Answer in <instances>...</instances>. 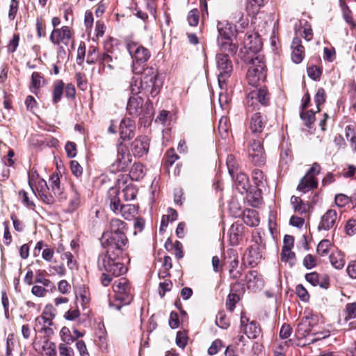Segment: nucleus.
Here are the masks:
<instances>
[{
  "mask_svg": "<svg viewBox=\"0 0 356 356\" xmlns=\"http://www.w3.org/2000/svg\"><path fill=\"white\" fill-rule=\"evenodd\" d=\"M127 236H113L103 233L100 238L101 245L104 250L97 258V268L102 271L101 282L103 286H108L113 277L124 274L127 268L117 259L122 254L128 244Z\"/></svg>",
  "mask_w": 356,
  "mask_h": 356,
  "instance_id": "1",
  "label": "nucleus"
},
{
  "mask_svg": "<svg viewBox=\"0 0 356 356\" xmlns=\"http://www.w3.org/2000/svg\"><path fill=\"white\" fill-rule=\"evenodd\" d=\"M127 49L133 59V72L140 74L145 69L144 66L150 58V51L148 49L134 42H128Z\"/></svg>",
  "mask_w": 356,
  "mask_h": 356,
  "instance_id": "2",
  "label": "nucleus"
},
{
  "mask_svg": "<svg viewBox=\"0 0 356 356\" xmlns=\"http://www.w3.org/2000/svg\"><path fill=\"white\" fill-rule=\"evenodd\" d=\"M142 78L140 81L141 90L154 97L160 91L163 81L159 78L157 70L153 67H146L142 72Z\"/></svg>",
  "mask_w": 356,
  "mask_h": 356,
  "instance_id": "3",
  "label": "nucleus"
},
{
  "mask_svg": "<svg viewBox=\"0 0 356 356\" xmlns=\"http://www.w3.org/2000/svg\"><path fill=\"white\" fill-rule=\"evenodd\" d=\"M217 69L219 72L218 81L221 89L226 87V81L230 76L233 65L227 54H217L216 56Z\"/></svg>",
  "mask_w": 356,
  "mask_h": 356,
  "instance_id": "4",
  "label": "nucleus"
},
{
  "mask_svg": "<svg viewBox=\"0 0 356 356\" xmlns=\"http://www.w3.org/2000/svg\"><path fill=\"white\" fill-rule=\"evenodd\" d=\"M264 67L265 65L259 56L252 58L250 66L247 72V79L249 84L256 86L260 81L265 79L266 73Z\"/></svg>",
  "mask_w": 356,
  "mask_h": 356,
  "instance_id": "5",
  "label": "nucleus"
},
{
  "mask_svg": "<svg viewBox=\"0 0 356 356\" xmlns=\"http://www.w3.org/2000/svg\"><path fill=\"white\" fill-rule=\"evenodd\" d=\"M113 289L115 293L116 299L122 305H129L132 299L131 286L129 281L125 277H122L113 283Z\"/></svg>",
  "mask_w": 356,
  "mask_h": 356,
  "instance_id": "6",
  "label": "nucleus"
},
{
  "mask_svg": "<svg viewBox=\"0 0 356 356\" xmlns=\"http://www.w3.org/2000/svg\"><path fill=\"white\" fill-rule=\"evenodd\" d=\"M117 158L112 164V171H126L131 163V155L129 154L127 147L120 143L117 148Z\"/></svg>",
  "mask_w": 356,
  "mask_h": 356,
  "instance_id": "7",
  "label": "nucleus"
},
{
  "mask_svg": "<svg viewBox=\"0 0 356 356\" xmlns=\"http://www.w3.org/2000/svg\"><path fill=\"white\" fill-rule=\"evenodd\" d=\"M248 156L251 162L257 165H264L266 162V154L262 143L252 139L248 147Z\"/></svg>",
  "mask_w": 356,
  "mask_h": 356,
  "instance_id": "8",
  "label": "nucleus"
},
{
  "mask_svg": "<svg viewBox=\"0 0 356 356\" xmlns=\"http://www.w3.org/2000/svg\"><path fill=\"white\" fill-rule=\"evenodd\" d=\"M269 95L265 88L254 90L247 95L246 104L248 106H254L259 103L263 106L268 105Z\"/></svg>",
  "mask_w": 356,
  "mask_h": 356,
  "instance_id": "9",
  "label": "nucleus"
},
{
  "mask_svg": "<svg viewBox=\"0 0 356 356\" xmlns=\"http://www.w3.org/2000/svg\"><path fill=\"white\" fill-rule=\"evenodd\" d=\"M253 241L254 243L250 247L247 254L248 264L252 267L259 263L262 259V252L259 245L262 241L261 237L260 236H254Z\"/></svg>",
  "mask_w": 356,
  "mask_h": 356,
  "instance_id": "10",
  "label": "nucleus"
},
{
  "mask_svg": "<svg viewBox=\"0 0 356 356\" xmlns=\"http://www.w3.org/2000/svg\"><path fill=\"white\" fill-rule=\"evenodd\" d=\"M72 37L71 31L69 26H63L60 29H54L49 37L50 41L56 45L60 43L67 45Z\"/></svg>",
  "mask_w": 356,
  "mask_h": 356,
  "instance_id": "11",
  "label": "nucleus"
},
{
  "mask_svg": "<svg viewBox=\"0 0 356 356\" xmlns=\"http://www.w3.org/2000/svg\"><path fill=\"white\" fill-rule=\"evenodd\" d=\"M149 147V139L143 136L136 138L131 145V150L136 156H143L148 152Z\"/></svg>",
  "mask_w": 356,
  "mask_h": 356,
  "instance_id": "12",
  "label": "nucleus"
},
{
  "mask_svg": "<svg viewBox=\"0 0 356 356\" xmlns=\"http://www.w3.org/2000/svg\"><path fill=\"white\" fill-rule=\"evenodd\" d=\"M136 129L135 122L130 118H124L120 124V135L122 140H129L134 137Z\"/></svg>",
  "mask_w": 356,
  "mask_h": 356,
  "instance_id": "13",
  "label": "nucleus"
},
{
  "mask_svg": "<svg viewBox=\"0 0 356 356\" xmlns=\"http://www.w3.org/2000/svg\"><path fill=\"white\" fill-rule=\"evenodd\" d=\"M245 282L249 289L258 290L264 286L262 277L257 270L249 271L245 275Z\"/></svg>",
  "mask_w": 356,
  "mask_h": 356,
  "instance_id": "14",
  "label": "nucleus"
},
{
  "mask_svg": "<svg viewBox=\"0 0 356 356\" xmlns=\"http://www.w3.org/2000/svg\"><path fill=\"white\" fill-rule=\"evenodd\" d=\"M337 219V213L334 209H328L324 215L321 217V222L318 226V229L320 230H329L332 229Z\"/></svg>",
  "mask_w": 356,
  "mask_h": 356,
  "instance_id": "15",
  "label": "nucleus"
},
{
  "mask_svg": "<svg viewBox=\"0 0 356 356\" xmlns=\"http://www.w3.org/2000/svg\"><path fill=\"white\" fill-rule=\"evenodd\" d=\"M143 107V99L142 97L137 95H133L129 97L127 110L129 115L133 117H138L142 113V108Z\"/></svg>",
  "mask_w": 356,
  "mask_h": 356,
  "instance_id": "16",
  "label": "nucleus"
},
{
  "mask_svg": "<svg viewBox=\"0 0 356 356\" xmlns=\"http://www.w3.org/2000/svg\"><path fill=\"white\" fill-rule=\"evenodd\" d=\"M126 223L118 218H113L109 222L108 229L104 232L113 236H126Z\"/></svg>",
  "mask_w": 356,
  "mask_h": 356,
  "instance_id": "17",
  "label": "nucleus"
},
{
  "mask_svg": "<svg viewBox=\"0 0 356 356\" xmlns=\"http://www.w3.org/2000/svg\"><path fill=\"white\" fill-rule=\"evenodd\" d=\"M266 124V119L257 112L251 116L249 128L253 134H259L262 132Z\"/></svg>",
  "mask_w": 356,
  "mask_h": 356,
  "instance_id": "18",
  "label": "nucleus"
},
{
  "mask_svg": "<svg viewBox=\"0 0 356 356\" xmlns=\"http://www.w3.org/2000/svg\"><path fill=\"white\" fill-rule=\"evenodd\" d=\"M318 187V181L314 176L305 175L300 181L297 189L304 193Z\"/></svg>",
  "mask_w": 356,
  "mask_h": 356,
  "instance_id": "19",
  "label": "nucleus"
},
{
  "mask_svg": "<svg viewBox=\"0 0 356 356\" xmlns=\"http://www.w3.org/2000/svg\"><path fill=\"white\" fill-rule=\"evenodd\" d=\"M217 30L218 32L217 39L220 40H230L234 35L233 27L227 21L218 22Z\"/></svg>",
  "mask_w": 356,
  "mask_h": 356,
  "instance_id": "20",
  "label": "nucleus"
},
{
  "mask_svg": "<svg viewBox=\"0 0 356 356\" xmlns=\"http://www.w3.org/2000/svg\"><path fill=\"white\" fill-rule=\"evenodd\" d=\"M238 216H241L245 224L250 227H256L259 224L258 213L256 210L247 209Z\"/></svg>",
  "mask_w": 356,
  "mask_h": 356,
  "instance_id": "21",
  "label": "nucleus"
},
{
  "mask_svg": "<svg viewBox=\"0 0 356 356\" xmlns=\"http://www.w3.org/2000/svg\"><path fill=\"white\" fill-rule=\"evenodd\" d=\"M291 48L293 49L291 58L295 63H300L304 58V47L301 44V40L299 38H294Z\"/></svg>",
  "mask_w": 356,
  "mask_h": 356,
  "instance_id": "22",
  "label": "nucleus"
},
{
  "mask_svg": "<svg viewBox=\"0 0 356 356\" xmlns=\"http://www.w3.org/2000/svg\"><path fill=\"white\" fill-rule=\"evenodd\" d=\"M51 189L54 195L59 199H65L63 195V188L60 185V178L57 174H53L49 179Z\"/></svg>",
  "mask_w": 356,
  "mask_h": 356,
  "instance_id": "23",
  "label": "nucleus"
},
{
  "mask_svg": "<svg viewBox=\"0 0 356 356\" xmlns=\"http://www.w3.org/2000/svg\"><path fill=\"white\" fill-rule=\"evenodd\" d=\"M218 44L220 47L221 54H227L229 55H235L237 52L238 47L236 44H234L232 41V38L230 40H220V39H217Z\"/></svg>",
  "mask_w": 356,
  "mask_h": 356,
  "instance_id": "24",
  "label": "nucleus"
},
{
  "mask_svg": "<svg viewBox=\"0 0 356 356\" xmlns=\"http://www.w3.org/2000/svg\"><path fill=\"white\" fill-rule=\"evenodd\" d=\"M243 226L234 223L229 229V241L232 245H236L241 239Z\"/></svg>",
  "mask_w": 356,
  "mask_h": 356,
  "instance_id": "25",
  "label": "nucleus"
},
{
  "mask_svg": "<svg viewBox=\"0 0 356 356\" xmlns=\"http://www.w3.org/2000/svg\"><path fill=\"white\" fill-rule=\"evenodd\" d=\"M229 18L234 22L238 23L242 29H245L248 25V21L244 18V14L241 9L232 8L231 9V15Z\"/></svg>",
  "mask_w": 356,
  "mask_h": 356,
  "instance_id": "26",
  "label": "nucleus"
},
{
  "mask_svg": "<svg viewBox=\"0 0 356 356\" xmlns=\"http://www.w3.org/2000/svg\"><path fill=\"white\" fill-rule=\"evenodd\" d=\"M330 261L336 269H341L344 266V255L340 250L333 252L330 255Z\"/></svg>",
  "mask_w": 356,
  "mask_h": 356,
  "instance_id": "27",
  "label": "nucleus"
},
{
  "mask_svg": "<svg viewBox=\"0 0 356 356\" xmlns=\"http://www.w3.org/2000/svg\"><path fill=\"white\" fill-rule=\"evenodd\" d=\"M120 213L125 220H129L138 213V207L131 204H124L120 207Z\"/></svg>",
  "mask_w": 356,
  "mask_h": 356,
  "instance_id": "28",
  "label": "nucleus"
},
{
  "mask_svg": "<svg viewBox=\"0 0 356 356\" xmlns=\"http://www.w3.org/2000/svg\"><path fill=\"white\" fill-rule=\"evenodd\" d=\"M245 47L252 52H257L261 49V42L259 38L249 35L245 40Z\"/></svg>",
  "mask_w": 356,
  "mask_h": 356,
  "instance_id": "29",
  "label": "nucleus"
},
{
  "mask_svg": "<svg viewBox=\"0 0 356 356\" xmlns=\"http://www.w3.org/2000/svg\"><path fill=\"white\" fill-rule=\"evenodd\" d=\"M252 180L259 191H261L263 188L266 187V179L261 170L254 169L252 171Z\"/></svg>",
  "mask_w": 356,
  "mask_h": 356,
  "instance_id": "30",
  "label": "nucleus"
},
{
  "mask_svg": "<svg viewBox=\"0 0 356 356\" xmlns=\"http://www.w3.org/2000/svg\"><path fill=\"white\" fill-rule=\"evenodd\" d=\"M312 331L309 328V323H308L307 318L303 317L298 324L296 334L299 338H305Z\"/></svg>",
  "mask_w": 356,
  "mask_h": 356,
  "instance_id": "31",
  "label": "nucleus"
},
{
  "mask_svg": "<svg viewBox=\"0 0 356 356\" xmlns=\"http://www.w3.org/2000/svg\"><path fill=\"white\" fill-rule=\"evenodd\" d=\"M243 332L249 339H256L259 335L261 329L257 323L252 321L245 327Z\"/></svg>",
  "mask_w": 356,
  "mask_h": 356,
  "instance_id": "32",
  "label": "nucleus"
},
{
  "mask_svg": "<svg viewBox=\"0 0 356 356\" xmlns=\"http://www.w3.org/2000/svg\"><path fill=\"white\" fill-rule=\"evenodd\" d=\"M266 0H250L247 3L246 10L249 15H256L258 13L261 6L264 5Z\"/></svg>",
  "mask_w": 356,
  "mask_h": 356,
  "instance_id": "33",
  "label": "nucleus"
},
{
  "mask_svg": "<svg viewBox=\"0 0 356 356\" xmlns=\"http://www.w3.org/2000/svg\"><path fill=\"white\" fill-rule=\"evenodd\" d=\"M64 89V83L62 80L57 81L54 86L52 102L54 104H57L62 97Z\"/></svg>",
  "mask_w": 356,
  "mask_h": 356,
  "instance_id": "34",
  "label": "nucleus"
},
{
  "mask_svg": "<svg viewBox=\"0 0 356 356\" xmlns=\"http://www.w3.org/2000/svg\"><path fill=\"white\" fill-rule=\"evenodd\" d=\"M229 130V120L227 117L222 116L218 122V132L222 138L225 139L228 136Z\"/></svg>",
  "mask_w": 356,
  "mask_h": 356,
  "instance_id": "35",
  "label": "nucleus"
},
{
  "mask_svg": "<svg viewBox=\"0 0 356 356\" xmlns=\"http://www.w3.org/2000/svg\"><path fill=\"white\" fill-rule=\"evenodd\" d=\"M300 118L304 122V124L306 127H309L310 125L314 122L315 120V113L312 111H303V110L300 112Z\"/></svg>",
  "mask_w": 356,
  "mask_h": 356,
  "instance_id": "36",
  "label": "nucleus"
},
{
  "mask_svg": "<svg viewBox=\"0 0 356 356\" xmlns=\"http://www.w3.org/2000/svg\"><path fill=\"white\" fill-rule=\"evenodd\" d=\"M44 82L43 77L38 72H33L31 75V87L34 89L32 90L36 93V90H38L42 86V83Z\"/></svg>",
  "mask_w": 356,
  "mask_h": 356,
  "instance_id": "37",
  "label": "nucleus"
},
{
  "mask_svg": "<svg viewBox=\"0 0 356 356\" xmlns=\"http://www.w3.org/2000/svg\"><path fill=\"white\" fill-rule=\"evenodd\" d=\"M101 64L102 65V68L104 70L105 67L108 68L110 70H113L114 67L113 65V59L111 55H109L107 52L103 53L99 58Z\"/></svg>",
  "mask_w": 356,
  "mask_h": 356,
  "instance_id": "38",
  "label": "nucleus"
},
{
  "mask_svg": "<svg viewBox=\"0 0 356 356\" xmlns=\"http://www.w3.org/2000/svg\"><path fill=\"white\" fill-rule=\"evenodd\" d=\"M331 243L329 240H322L317 246V252L321 257H325L329 253Z\"/></svg>",
  "mask_w": 356,
  "mask_h": 356,
  "instance_id": "39",
  "label": "nucleus"
},
{
  "mask_svg": "<svg viewBox=\"0 0 356 356\" xmlns=\"http://www.w3.org/2000/svg\"><path fill=\"white\" fill-rule=\"evenodd\" d=\"M35 282L36 283L42 284L43 286L49 288L51 290L55 287L54 283L51 280L44 277L41 270H38L36 272V278Z\"/></svg>",
  "mask_w": 356,
  "mask_h": 356,
  "instance_id": "40",
  "label": "nucleus"
},
{
  "mask_svg": "<svg viewBox=\"0 0 356 356\" xmlns=\"http://www.w3.org/2000/svg\"><path fill=\"white\" fill-rule=\"evenodd\" d=\"M122 193L124 200L129 201L136 197L137 189L132 185H128L122 190Z\"/></svg>",
  "mask_w": 356,
  "mask_h": 356,
  "instance_id": "41",
  "label": "nucleus"
},
{
  "mask_svg": "<svg viewBox=\"0 0 356 356\" xmlns=\"http://www.w3.org/2000/svg\"><path fill=\"white\" fill-rule=\"evenodd\" d=\"M227 166L229 171V175L234 177L235 174L238 170V167L236 165V162L235 158L233 155H229L227 158Z\"/></svg>",
  "mask_w": 356,
  "mask_h": 356,
  "instance_id": "42",
  "label": "nucleus"
},
{
  "mask_svg": "<svg viewBox=\"0 0 356 356\" xmlns=\"http://www.w3.org/2000/svg\"><path fill=\"white\" fill-rule=\"evenodd\" d=\"M81 202L80 195L78 191L72 187V195L70 200L69 205L72 210H75L78 208Z\"/></svg>",
  "mask_w": 356,
  "mask_h": 356,
  "instance_id": "43",
  "label": "nucleus"
},
{
  "mask_svg": "<svg viewBox=\"0 0 356 356\" xmlns=\"http://www.w3.org/2000/svg\"><path fill=\"white\" fill-rule=\"evenodd\" d=\"M282 260L285 262H290L293 264L296 259V254L291 252V249L282 248L281 253Z\"/></svg>",
  "mask_w": 356,
  "mask_h": 356,
  "instance_id": "44",
  "label": "nucleus"
},
{
  "mask_svg": "<svg viewBox=\"0 0 356 356\" xmlns=\"http://www.w3.org/2000/svg\"><path fill=\"white\" fill-rule=\"evenodd\" d=\"M307 75L313 80H318L322 74V70L316 65H312L307 67Z\"/></svg>",
  "mask_w": 356,
  "mask_h": 356,
  "instance_id": "45",
  "label": "nucleus"
},
{
  "mask_svg": "<svg viewBox=\"0 0 356 356\" xmlns=\"http://www.w3.org/2000/svg\"><path fill=\"white\" fill-rule=\"evenodd\" d=\"M153 115V107L152 103L147 102L143 105L141 115L138 117L140 119H151Z\"/></svg>",
  "mask_w": 356,
  "mask_h": 356,
  "instance_id": "46",
  "label": "nucleus"
},
{
  "mask_svg": "<svg viewBox=\"0 0 356 356\" xmlns=\"http://www.w3.org/2000/svg\"><path fill=\"white\" fill-rule=\"evenodd\" d=\"M187 20L188 24L191 26H195L199 22V11L197 9H193L189 11Z\"/></svg>",
  "mask_w": 356,
  "mask_h": 356,
  "instance_id": "47",
  "label": "nucleus"
},
{
  "mask_svg": "<svg viewBox=\"0 0 356 356\" xmlns=\"http://www.w3.org/2000/svg\"><path fill=\"white\" fill-rule=\"evenodd\" d=\"M296 293L303 302H307L309 300V294L302 284L297 285L296 287Z\"/></svg>",
  "mask_w": 356,
  "mask_h": 356,
  "instance_id": "48",
  "label": "nucleus"
},
{
  "mask_svg": "<svg viewBox=\"0 0 356 356\" xmlns=\"http://www.w3.org/2000/svg\"><path fill=\"white\" fill-rule=\"evenodd\" d=\"M227 253L229 255V258L232 259L229 261V270H236L238 266V257L236 250H229Z\"/></svg>",
  "mask_w": 356,
  "mask_h": 356,
  "instance_id": "49",
  "label": "nucleus"
},
{
  "mask_svg": "<svg viewBox=\"0 0 356 356\" xmlns=\"http://www.w3.org/2000/svg\"><path fill=\"white\" fill-rule=\"evenodd\" d=\"M123 205L124 204L120 203V198L116 195L110 199V208L115 214H119L120 213V207Z\"/></svg>",
  "mask_w": 356,
  "mask_h": 356,
  "instance_id": "50",
  "label": "nucleus"
},
{
  "mask_svg": "<svg viewBox=\"0 0 356 356\" xmlns=\"http://www.w3.org/2000/svg\"><path fill=\"white\" fill-rule=\"evenodd\" d=\"M346 321L356 318V302L348 303L346 306Z\"/></svg>",
  "mask_w": 356,
  "mask_h": 356,
  "instance_id": "51",
  "label": "nucleus"
},
{
  "mask_svg": "<svg viewBox=\"0 0 356 356\" xmlns=\"http://www.w3.org/2000/svg\"><path fill=\"white\" fill-rule=\"evenodd\" d=\"M316 104L318 107V111H320L319 106L323 104L325 101V92L322 88H319L314 97Z\"/></svg>",
  "mask_w": 356,
  "mask_h": 356,
  "instance_id": "52",
  "label": "nucleus"
},
{
  "mask_svg": "<svg viewBox=\"0 0 356 356\" xmlns=\"http://www.w3.org/2000/svg\"><path fill=\"white\" fill-rule=\"evenodd\" d=\"M19 196L22 199V203L27 207L34 209L35 205L34 202L31 200L28 196V194L24 190L19 192Z\"/></svg>",
  "mask_w": 356,
  "mask_h": 356,
  "instance_id": "53",
  "label": "nucleus"
},
{
  "mask_svg": "<svg viewBox=\"0 0 356 356\" xmlns=\"http://www.w3.org/2000/svg\"><path fill=\"white\" fill-rule=\"evenodd\" d=\"M216 325L223 329H226L229 327V321L226 318L225 315L222 312H219L216 316Z\"/></svg>",
  "mask_w": 356,
  "mask_h": 356,
  "instance_id": "54",
  "label": "nucleus"
},
{
  "mask_svg": "<svg viewBox=\"0 0 356 356\" xmlns=\"http://www.w3.org/2000/svg\"><path fill=\"white\" fill-rule=\"evenodd\" d=\"M81 313L78 309H70L64 314V318L67 321H74L77 319Z\"/></svg>",
  "mask_w": 356,
  "mask_h": 356,
  "instance_id": "55",
  "label": "nucleus"
},
{
  "mask_svg": "<svg viewBox=\"0 0 356 356\" xmlns=\"http://www.w3.org/2000/svg\"><path fill=\"white\" fill-rule=\"evenodd\" d=\"M65 151L69 158H74L76 155V145L74 142H67L65 145Z\"/></svg>",
  "mask_w": 356,
  "mask_h": 356,
  "instance_id": "56",
  "label": "nucleus"
},
{
  "mask_svg": "<svg viewBox=\"0 0 356 356\" xmlns=\"http://www.w3.org/2000/svg\"><path fill=\"white\" fill-rule=\"evenodd\" d=\"M75 79L76 81L77 86L81 90H85L87 88V82L84 74L81 72L76 73Z\"/></svg>",
  "mask_w": 356,
  "mask_h": 356,
  "instance_id": "57",
  "label": "nucleus"
},
{
  "mask_svg": "<svg viewBox=\"0 0 356 356\" xmlns=\"http://www.w3.org/2000/svg\"><path fill=\"white\" fill-rule=\"evenodd\" d=\"M239 300V297L236 293H230L226 302L227 307L232 312L235 308L236 302Z\"/></svg>",
  "mask_w": 356,
  "mask_h": 356,
  "instance_id": "58",
  "label": "nucleus"
},
{
  "mask_svg": "<svg viewBox=\"0 0 356 356\" xmlns=\"http://www.w3.org/2000/svg\"><path fill=\"white\" fill-rule=\"evenodd\" d=\"M222 341L219 339H216L210 346L208 349V354L210 355H214L218 353L220 348L222 347Z\"/></svg>",
  "mask_w": 356,
  "mask_h": 356,
  "instance_id": "59",
  "label": "nucleus"
},
{
  "mask_svg": "<svg viewBox=\"0 0 356 356\" xmlns=\"http://www.w3.org/2000/svg\"><path fill=\"white\" fill-rule=\"evenodd\" d=\"M316 260L312 254H309L305 257V258L303 259V266L307 269H312V268H314L316 266Z\"/></svg>",
  "mask_w": 356,
  "mask_h": 356,
  "instance_id": "60",
  "label": "nucleus"
},
{
  "mask_svg": "<svg viewBox=\"0 0 356 356\" xmlns=\"http://www.w3.org/2000/svg\"><path fill=\"white\" fill-rule=\"evenodd\" d=\"M305 280L309 282L312 286H317L319 283V275L316 272L307 273L305 275Z\"/></svg>",
  "mask_w": 356,
  "mask_h": 356,
  "instance_id": "61",
  "label": "nucleus"
},
{
  "mask_svg": "<svg viewBox=\"0 0 356 356\" xmlns=\"http://www.w3.org/2000/svg\"><path fill=\"white\" fill-rule=\"evenodd\" d=\"M187 343V337L182 332H178L176 336V344L181 348H184Z\"/></svg>",
  "mask_w": 356,
  "mask_h": 356,
  "instance_id": "62",
  "label": "nucleus"
},
{
  "mask_svg": "<svg viewBox=\"0 0 356 356\" xmlns=\"http://www.w3.org/2000/svg\"><path fill=\"white\" fill-rule=\"evenodd\" d=\"M349 197L343 194H338L335 196V203L339 207L346 206L349 202Z\"/></svg>",
  "mask_w": 356,
  "mask_h": 356,
  "instance_id": "63",
  "label": "nucleus"
},
{
  "mask_svg": "<svg viewBox=\"0 0 356 356\" xmlns=\"http://www.w3.org/2000/svg\"><path fill=\"white\" fill-rule=\"evenodd\" d=\"M346 232L349 236L354 235L356 233V220H349L346 225Z\"/></svg>",
  "mask_w": 356,
  "mask_h": 356,
  "instance_id": "64",
  "label": "nucleus"
}]
</instances>
